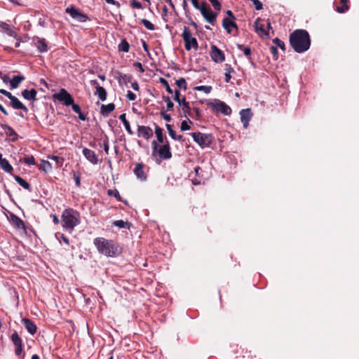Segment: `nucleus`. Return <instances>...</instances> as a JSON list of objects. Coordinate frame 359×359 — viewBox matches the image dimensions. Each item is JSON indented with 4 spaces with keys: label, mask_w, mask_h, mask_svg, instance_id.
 Returning a JSON list of instances; mask_svg holds the SVG:
<instances>
[{
    "label": "nucleus",
    "mask_w": 359,
    "mask_h": 359,
    "mask_svg": "<svg viewBox=\"0 0 359 359\" xmlns=\"http://www.w3.org/2000/svg\"><path fill=\"white\" fill-rule=\"evenodd\" d=\"M290 43L296 53H302L309 49L311 40L305 29H296L290 35Z\"/></svg>",
    "instance_id": "nucleus-1"
},
{
    "label": "nucleus",
    "mask_w": 359,
    "mask_h": 359,
    "mask_svg": "<svg viewBox=\"0 0 359 359\" xmlns=\"http://www.w3.org/2000/svg\"><path fill=\"white\" fill-rule=\"evenodd\" d=\"M61 219L62 227L69 231H72L80 222L79 212L71 208L65 209L62 212Z\"/></svg>",
    "instance_id": "nucleus-2"
},
{
    "label": "nucleus",
    "mask_w": 359,
    "mask_h": 359,
    "mask_svg": "<svg viewBox=\"0 0 359 359\" xmlns=\"http://www.w3.org/2000/svg\"><path fill=\"white\" fill-rule=\"evenodd\" d=\"M93 243L98 252L102 255L107 257H114L117 254V247L112 241L104 238H96Z\"/></svg>",
    "instance_id": "nucleus-3"
},
{
    "label": "nucleus",
    "mask_w": 359,
    "mask_h": 359,
    "mask_svg": "<svg viewBox=\"0 0 359 359\" xmlns=\"http://www.w3.org/2000/svg\"><path fill=\"white\" fill-rule=\"evenodd\" d=\"M182 37L184 41V48L187 50H190L191 48L197 50L198 48V43L197 39L192 36V34L189 27L184 26Z\"/></svg>",
    "instance_id": "nucleus-4"
},
{
    "label": "nucleus",
    "mask_w": 359,
    "mask_h": 359,
    "mask_svg": "<svg viewBox=\"0 0 359 359\" xmlns=\"http://www.w3.org/2000/svg\"><path fill=\"white\" fill-rule=\"evenodd\" d=\"M194 142H196L201 148L208 147L213 141V137L209 133H202L196 132L190 133Z\"/></svg>",
    "instance_id": "nucleus-5"
},
{
    "label": "nucleus",
    "mask_w": 359,
    "mask_h": 359,
    "mask_svg": "<svg viewBox=\"0 0 359 359\" xmlns=\"http://www.w3.org/2000/svg\"><path fill=\"white\" fill-rule=\"evenodd\" d=\"M153 153L158 152L161 159H169L172 157V153L170 150L169 144L167 143L163 146H159L155 140L151 143Z\"/></svg>",
    "instance_id": "nucleus-6"
},
{
    "label": "nucleus",
    "mask_w": 359,
    "mask_h": 359,
    "mask_svg": "<svg viewBox=\"0 0 359 359\" xmlns=\"http://www.w3.org/2000/svg\"><path fill=\"white\" fill-rule=\"evenodd\" d=\"M212 111L220 112L225 116H229L231 114V109L226 103L219 100H215L214 102L209 104Z\"/></svg>",
    "instance_id": "nucleus-7"
},
{
    "label": "nucleus",
    "mask_w": 359,
    "mask_h": 359,
    "mask_svg": "<svg viewBox=\"0 0 359 359\" xmlns=\"http://www.w3.org/2000/svg\"><path fill=\"white\" fill-rule=\"evenodd\" d=\"M201 11V13L206 20L207 22L213 25L217 14L212 11L210 7L207 5L205 2H203L201 5L200 8L198 9Z\"/></svg>",
    "instance_id": "nucleus-8"
},
{
    "label": "nucleus",
    "mask_w": 359,
    "mask_h": 359,
    "mask_svg": "<svg viewBox=\"0 0 359 359\" xmlns=\"http://www.w3.org/2000/svg\"><path fill=\"white\" fill-rule=\"evenodd\" d=\"M65 13L70 15V16L80 22H85L88 20V17L85 13H83L74 6H71L65 8Z\"/></svg>",
    "instance_id": "nucleus-9"
},
{
    "label": "nucleus",
    "mask_w": 359,
    "mask_h": 359,
    "mask_svg": "<svg viewBox=\"0 0 359 359\" xmlns=\"http://www.w3.org/2000/svg\"><path fill=\"white\" fill-rule=\"evenodd\" d=\"M255 28L256 32L261 36H268L269 35V30L272 29L269 20H267L265 24L264 23V21H262L260 19H257L255 22Z\"/></svg>",
    "instance_id": "nucleus-10"
},
{
    "label": "nucleus",
    "mask_w": 359,
    "mask_h": 359,
    "mask_svg": "<svg viewBox=\"0 0 359 359\" xmlns=\"http://www.w3.org/2000/svg\"><path fill=\"white\" fill-rule=\"evenodd\" d=\"M53 97L59 102H63L66 106H70L71 104H73L74 100L72 95L65 88H61L58 93L53 95Z\"/></svg>",
    "instance_id": "nucleus-11"
},
{
    "label": "nucleus",
    "mask_w": 359,
    "mask_h": 359,
    "mask_svg": "<svg viewBox=\"0 0 359 359\" xmlns=\"http://www.w3.org/2000/svg\"><path fill=\"white\" fill-rule=\"evenodd\" d=\"M210 55L212 60L216 63H222L225 60V55L222 50L215 45L210 46Z\"/></svg>",
    "instance_id": "nucleus-12"
},
{
    "label": "nucleus",
    "mask_w": 359,
    "mask_h": 359,
    "mask_svg": "<svg viewBox=\"0 0 359 359\" xmlns=\"http://www.w3.org/2000/svg\"><path fill=\"white\" fill-rule=\"evenodd\" d=\"M11 339L12 342L13 343L14 346H15V353L16 355H20L22 353V339L18 335L17 332H14L11 337Z\"/></svg>",
    "instance_id": "nucleus-13"
},
{
    "label": "nucleus",
    "mask_w": 359,
    "mask_h": 359,
    "mask_svg": "<svg viewBox=\"0 0 359 359\" xmlns=\"http://www.w3.org/2000/svg\"><path fill=\"white\" fill-rule=\"evenodd\" d=\"M91 83L95 86V95H97L101 101H105L107 100V90L102 86H100L96 80H92Z\"/></svg>",
    "instance_id": "nucleus-14"
},
{
    "label": "nucleus",
    "mask_w": 359,
    "mask_h": 359,
    "mask_svg": "<svg viewBox=\"0 0 359 359\" xmlns=\"http://www.w3.org/2000/svg\"><path fill=\"white\" fill-rule=\"evenodd\" d=\"M153 135V131L149 126H138L137 136L148 140Z\"/></svg>",
    "instance_id": "nucleus-15"
},
{
    "label": "nucleus",
    "mask_w": 359,
    "mask_h": 359,
    "mask_svg": "<svg viewBox=\"0 0 359 359\" xmlns=\"http://www.w3.org/2000/svg\"><path fill=\"white\" fill-rule=\"evenodd\" d=\"M240 115H241V121L243 124V127L245 128H247L249 125V121L252 116V113L251 111V109H242L240 111Z\"/></svg>",
    "instance_id": "nucleus-16"
},
{
    "label": "nucleus",
    "mask_w": 359,
    "mask_h": 359,
    "mask_svg": "<svg viewBox=\"0 0 359 359\" xmlns=\"http://www.w3.org/2000/svg\"><path fill=\"white\" fill-rule=\"evenodd\" d=\"M9 105L14 109H21L26 114L28 112L27 107L14 95L10 99Z\"/></svg>",
    "instance_id": "nucleus-17"
},
{
    "label": "nucleus",
    "mask_w": 359,
    "mask_h": 359,
    "mask_svg": "<svg viewBox=\"0 0 359 359\" xmlns=\"http://www.w3.org/2000/svg\"><path fill=\"white\" fill-rule=\"evenodd\" d=\"M1 127L6 135L10 137L11 141L15 142L18 140V134L11 126L6 124H1Z\"/></svg>",
    "instance_id": "nucleus-18"
},
{
    "label": "nucleus",
    "mask_w": 359,
    "mask_h": 359,
    "mask_svg": "<svg viewBox=\"0 0 359 359\" xmlns=\"http://www.w3.org/2000/svg\"><path fill=\"white\" fill-rule=\"evenodd\" d=\"M83 154L91 163L94 165L97 163L98 160L94 151L84 148L83 149Z\"/></svg>",
    "instance_id": "nucleus-19"
},
{
    "label": "nucleus",
    "mask_w": 359,
    "mask_h": 359,
    "mask_svg": "<svg viewBox=\"0 0 359 359\" xmlns=\"http://www.w3.org/2000/svg\"><path fill=\"white\" fill-rule=\"evenodd\" d=\"M10 221L11 224L19 229H25L23 221L15 214L10 215Z\"/></svg>",
    "instance_id": "nucleus-20"
},
{
    "label": "nucleus",
    "mask_w": 359,
    "mask_h": 359,
    "mask_svg": "<svg viewBox=\"0 0 359 359\" xmlns=\"http://www.w3.org/2000/svg\"><path fill=\"white\" fill-rule=\"evenodd\" d=\"M22 321L29 334H34L36 333V326L32 320L28 318H23Z\"/></svg>",
    "instance_id": "nucleus-21"
},
{
    "label": "nucleus",
    "mask_w": 359,
    "mask_h": 359,
    "mask_svg": "<svg viewBox=\"0 0 359 359\" xmlns=\"http://www.w3.org/2000/svg\"><path fill=\"white\" fill-rule=\"evenodd\" d=\"M134 174L136 175V177L144 181L147 179V175L143 170V164L142 163H137L133 170Z\"/></svg>",
    "instance_id": "nucleus-22"
},
{
    "label": "nucleus",
    "mask_w": 359,
    "mask_h": 359,
    "mask_svg": "<svg viewBox=\"0 0 359 359\" xmlns=\"http://www.w3.org/2000/svg\"><path fill=\"white\" fill-rule=\"evenodd\" d=\"M35 46L40 53H44L47 51V43L44 39L36 38L33 40Z\"/></svg>",
    "instance_id": "nucleus-23"
},
{
    "label": "nucleus",
    "mask_w": 359,
    "mask_h": 359,
    "mask_svg": "<svg viewBox=\"0 0 359 359\" xmlns=\"http://www.w3.org/2000/svg\"><path fill=\"white\" fill-rule=\"evenodd\" d=\"M36 94L37 92L35 89H31L29 90L25 89L22 92V97L27 100H35L36 99Z\"/></svg>",
    "instance_id": "nucleus-24"
},
{
    "label": "nucleus",
    "mask_w": 359,
    "mask_h": 359,
    "mask_svg": "<svg viewBox=\"0 0 359 359\" xmlns=\"http://www.w3.org/2000/svg\"><path fill=\"white\" fill-rule=\"evenodd\" d=\"M115 109V104L109 103L108 104H102L100 107V113L104 116H107L111 111Z\"/></svg>",
    "instance_id": "nucleus-25"
},
{
    "label": "nucleus",
    "mask_w": 359,
    "mask_h": 359,
    "mask_svg": "<svg viewBox=\"0 0 359 359\" xmlns=\"http://www.w3.org/2000/svg\"><path fill=\"white\" fill-rule=\"evenodd\" d=\"M222 26L226 29V32L230 34L231 32V28H238L236 24L229 18H224L222 21Z\"/></svg>",
    "instance_id": "nucleus-26"
},
{
    "label": "nucleus",
    "mask_w": 359,
    "mask_h": 359,
    "mask_svg": "<svg viewBox=\"0 0 359 359\" xmlns=\"http://www.w3.org/2000/svg\"><path fill=\"white\" fill-rule=\"evenodd\" d=\"M25 79L24 76L15 75L10 81V85L11 89L17 88L19 84Z\"/></svg>",
    "instance_id": "nucleus-27"
},
{
    "label": "nucleus",
    "mask_w": 359,
    "mask_h": 359,
    "mask_svg": "<svg viewBox=\"0 0 359 359\" xmlns=\"http://www.w3.org/2000/svg\"><path fill=\"white\" fill-rule=\"evenodd\" d=\"M237 47L240 50H242L243 52L244 55L248 57L249 62H250V63L253 65L254 63L251 57V48L248 46L244 47L243 45L241 44H238Z\"/></svg>",
    "instance_id": "nucleus-28"
},
{
    "label": "nucleus",
    "mask_w": 359,
    "mask_h": 359,
    "mask_svg": "<svg viewBox=\"0 0 359 359\" xmlns=\"http://www.w3.org/2000/svg\"><path fill=\"white\" fill-rule=\"evenodd\" d=\"M0 166L5 172L8 173H11L13 170L8 161L4 158L0 160Z\"/></svg>",
    "instance_id": "nucleus-29"
},
{
    "label": "nucleus",
    "mask_w": 359,
    "mask_h": 359,
    "mask_svg": "<svg viewBox=\"0 0 359 359\" xmlns=\"http://www.w3.org/2000/svg\"><path fill=\"white\" fill-rule=\"evenodd\" d=\"M119 119L123 122L126 131L130 134L133 135V132L130 128L129 121L126 119V114H122L119 116Z\"/></svg>",
    "instance_id": "nucleus-30"
},
{
    "label": "nucleus",
    "mask_w": 359,
    "mask_h": 359,
    "mask_svg": "<svg viewBox=\"0 0 359 359\" xmlns=\"http://www.w3.org/2000/svg\"><path fill=\"white\" fill-rule=\"evenodd\" d=\"M15 180L24 189L30 190V184L20 176H15Z\"/></svg>",
    "instance_id": "nucleus-31"
},
{
    "label": "nucleus",
    "mask_w": 359,
    "mask_h": 359,
    "mask_svg": "<svg viewBox=\"0 0 359 359\" xmlns=\"http://www.w3.org/2000/svg\"><path fill=\"white\" fill-rule=\"evenodd\" d=\"M39 168L43 170L45 172H47L51 170L52 166L49 161L46 160H41Z\"/></svg>",
    "instance_id": "nucleus-32"
},
{
    "label": "nucleus",
    "mask_w": 359,
    "mask_h": 359,
    "mask_svg": "<svg viewBox=\"0 0 359 359\" xmlns=\"http://www.w3.org/2000/svg\"><path fill=\"white\" fill-rule=\"evenodd\" d=\"M130 49V45L126 39H123L118 45V50L124 53H128Z\"/></svg>",
    "instance_id": "nucleus-33"
},
{
    "label": "nucleus",
    "mask_w": 359,
    "mask_h": 359,
    "mask_svg": "<svg viewBox=\"0 0 359 359\" xmlns=\"http://www.w3.org/2000/svg\"><path fill=\"white\" fill-rule=\"evenodd\" d=\"M0 27L2 28L9 36H15V32L6 23H2L0 25Z\"/></svg>",
    "instance_id": "nucleus-34"
},
{
    "label": "nucleus",
    "mask_w": 359,
    "mask_h": 359,
    "mask_svg": "<svg viewBox=\"0 0 359 359\" xmlns=\"http://www.w3.org/2000/svg\"><path fill=\"white\" fill-rule=\"evenodd\" d=\"M155 133L157 137V140L160 143L163 142V130L158 126L155 127Z\"/></svg>",
    "instance_id": "nucleus-35"
},
{
    "label": "nucleus",
    "mask_w": 359,
    "mask_h": 359,
    "mask_svg": "<svg viewBox=\"0 0 359 359\" xmlns=\"http://www.w3.org/2000/svg\"><path fill=\"white\" fill-rule=\"evenodd\" d=\"M194 90L198 91H203L205 93L208 94L212 90V87L209 86H198L194 88Z\"/></svg>",
    "instance_id": "nucleus-36"
},
{
    "label": "nucleus",
    "mask_w": 359,
    "mask_h": 359,
    "mask_svg": "<svg viewBox=\"0 0 359 359\" xmlns=\"http://www.w3.org/2000/svg\"><path fill=\"white\" fill-rule=\"evenodd\" d=\"M142 24L149 30L153 31L155 29L154 25L148 20L142 19L141 20Z\"/></svg>",
    "instance_id": "nucleus-37"
},
{
    "label": "nucleus",
    "mask_w": 359,
    "mask_h": 359,
    "mask_svg": "<svg viewBox=\"0 0 359 359\" xmlns=\"http://www.w3.org/2000/svg\"><path fill=\"white\" fill-rule=\"evenodd\" d=\"M107 194L109 196H113L119 201H121V196L116 189H109Z\"/></svg>",
    "instance_id": "nucleus-38"
},
{
    "label": "nucleus",
    "mask_w": 359,
    "mask_h": 359,
    "mask_svg": "<svg viewBox=\"0 0 359 359\" xmlns=\"http://www.w3.org/2000/svg\"><path fill=\"white\" fill-rule=\"evenodd\" d=\"M113 224L119 228H129V224L127 222H124L123 220H116L114 221Z\"/></svg>",
    "instance_id": "nucleus-39"
},
{
    "label": "nucleus",
    "mask_w": 359,
    "mask_h": 359,
    "mask_svg": "<svg viewBox=\"0 0 359 359\" xmlns=\"http://www.w3.org/2000/svg\"><path fill=\"white\" fill-rule=\"evenodd\" d=\"M273 42L276 44V48L279 47L281 50H283V51L285 50V43L283 41H282L280 39H279L278 38H275L273 40Z\"/></svg>",
    "instance_id": "nucleus-40"
},
{
    "label": "nucleus",
    "mask_w": 359,
    "mask_h": 359,
    "mask_svg": "<svg viewBox=\"0 0 359 359\" xmlns=\"http://www.w3.org/2000/svg\"><path fill=\"white\" fill-rule=\"evenodd\" d=\"M163 99L167 104V109L168 111L173 110L174 104L171 101L170 98L168 96H163Z\"/></svg>",
    "instance_id": "nucleus-41"
},
{
    "label": "nucleus",
    "mask_w": 359,
    "mask_h": 359,
    "mask_svg": "<svg viewBox=\"0 0 359 359\" xmlns=\"http://www.w3.org/2000/svg\"><path fill=\"white\" fill-rule=\"evenodd\" d=\"M176 85L181 88H184V90H187V86L185 79L180 78V79L176 81Z\"/></svg>",
    "instance_id": "nucleus-42"
},
{
    "label": "nucleus",
    "mask_w": 359,
    "mask_h": 359,
    "mask_svg": "<svg viewBox=\"0 0 359 359\" xmlns=\"http://www.w3.org/2000/svg\"><path fill=\"white\" fill-rule=\"evenodd\" d=\"M160 82H161V84H163L165 87L166 91L168 93L172 94L173 93V91L171 89V88L170 87L169 83H168L167 80H165L163 78H160Z\"/></svg>",
    "instance_id": "nucleus-43"
},
{
    "label": "nucleus",
    "mask_w": 359,
    "mask_h": 359,
    "mask_svg": "<svg viewBox=\"0 0 359 359\" xmlns=\"http://www.w3.org/2000/svg\"><path fill=\"white\" fill-rule=\"evenodd\" d=\"M23 161L27 165H34L36 164L35 159L32 156L25 157Z\"/></svg>",
    "instance_id": "nucleus-44"
},
{
    "label": "nucleus",
    "mask_w": 359,
    "mask_h": 359,
    "mask_svg": "<svg viewBox=\"0 0 359 359\" xmlns=\"http://www.w3.org/2000/svg\"><path fill=\"white\" fill-rule=\"evenodd\" d=\"M55 236L57 239L62 240L66 245L69 244V239L62 233H57Z\"/></svg>",
    "instance_id": "nucleus-45"
},
{
    "label": "nucleus",
    "mask_w": 359,
    "mask_h": 359,
    "mask_svg": "<svg viewBox=\"0 0 359 359\" xmlns=\"http://www.w3.org/2000/svg\"><path fill=\"white\" fill-rule=\"evenodd\" d=\"M209 1L212 4V5L213 6V7L215 8V10H217V11L221 10V4L218 0H209Z\"/></svg>",
    "instance_id": "nucleus-46"
},
{
    "label": "nucleus",
    "mask_w": 359,
    "mask_h": 359,
    "mask_svg": "<svg viewBox=\"0 0 359 359\" xmlns=\"http://www.w3.org/2000/svg\"><path fill=\"white\" fill-rule=\"evenodd\" d=\"M180 129L182 131H186L190 129V126L188 124L187 121L184 120L181 123Z\"/></svg>",
    "instance_id": "nucleus-47"
},
{
    "label": "nucleus",
    "mask_w": 359,
    "mask_h": 359,
    "mask_svg": "<svg viewBox=\"0 0 359 359\" xmlns=\"http://www.w3.org/2000/svg\"><path fill=\"white\" fill-rule=\"evenodd\" d=\"M130 4L133 8L140 9L142 7V4L136 0H131Z\"/></svg>",
    "instance_id": "nucleus-48"
},
{
    "label": "nucleus",
    "mask_w": 359,
    "mask_h": 359,
    "mask_svg": "<svg viewBox=\"0 0 359 359\" xmlns=\"http://www.w3.org/2000/svg\"><path fill=\"white\" fill-rule=\"evenodd\" d=\"M165 126H166V128H167L168 132L169 133V135L172 138H175V132L172 130V126L170 124H168V123H167L165 125Z\"/></svg>",
    "instance_id": "nucleus-49"
},
{
    "label": "nucleus",
    "mask_w": 359,
    "mask_h": 359,
    "mask_svg": "<svg viewBox=\"0 0 359 359\" xmlns=\"http://www.w3.org/2000/svg\"><path fill=\"white\" fill-rule=\"evenodd\" d=\"M70 105L72 106V108L75 113L79 114L81 112V109L80 106L77 104H75L74 101L73 104H71Z\"/></svg>",
    "instance_id": "nucleus-50"
},
{
    "label": "nucleus",
    "mask_w": 359,
    "mask_h": 359,
    "mask_svg": "<svg viewBox=\"0 0 359 359\" xmlns=\"http://www.w3.org/2000/svg\"><path fill=\"white\" fill-rule=\"evenodd\" d=\"M348 9V6L347 5H342L341 6H338L337 8V11L340 13H345Z\"/></svg>",
    "instance_id": "nucleus-51"
},
{
    "label": "nucleus",
    "mask_w": 359,
    "mask_h": 359,
    "mask_svg": "<svg viewBox=\"0 0 359 359\" xmlns=\"http://www.w3.org/2000/svg\"><path fill=\"white\" fill-rule=\"evenodd\" d=\"M270 50H271V53L273 54V56L274 59L277 60L278 59V50H277V48L273 46H271L270 47Z\"/></svg>",
    "instance_id": "nucleus-52"
},
{
    "label": "nucleus",
    "mask_w": 359,
    "mask_h": 359,
    "mask_svg": "<svg viewBox=\"0 0 359 359\" xmlns=\"http://www.w3.org/2000/svg\"><path fill=\"white\" fill-rule=\"evenodd\" d=\"M126 97L129 100H131V101H134L136 100V95L135 93H133L132 91L130 90H128V93L126 95Z\"/></svg>",
    "instance_id": "nucleus-53"
},
{
    "label": "nucleus",
    "mask_w": 359,
    "mask_h": 359,
    "mask_svg": "<svg viewBox=\"0 0 359 359\" xmlns=\"http://www.w3.org/2000/svg\"><path fill=\"white\" fill-rule=\"evenodd\" d=\"M0 93L6 96L9 100L13 96L10 92L4 89H0Z\"/></svg>",
    "instance_id": "nucleus-54"
},
{
    "label": "nucleus",
    "mask_w": 359,
    "mask_h": 359,
    "mask_svg": "<svg viewBox=\"0 0 359 359\" xmlns=\"http://www.w3.org/2000/svg\"><path fill=\"white\" fill-rule=\"evenodd\" d=\"M74 180L75 181V183L76 184L77 187H80L81 185V180H80V176L79 174H76V173H74Z\"/></svg>",
    "instance_id": "nucleus-55"
},
{
    "label": "nucleus",
    "mask_w": 359,
    "mask_h": 359,
    "mask_svg": "<svg viewBox=\"0 0 359 359\" xmlns=\"http://www.w3.org/2000/svg\"><path fill=\"white\" fill-rule=\"evenodd\" d=\"M161 116L163 117V119H165L167 121H171V116L168 114L165 113V111L161 112Z\"/></svg>",
    "instance_id": "nucleus-56"
},
{
    "label": "nucleus",
    "mask_w": 359,
    "mask_h": 359,
    "mask_svg": "<svg viewBox=\"0 0 359 359\" xmlns=\"http://www.w3.org/2000/svg\"><path fill=\"white\" fill-rule=\"evenodd\" d=\"M179 103V104L180 106H182V107H187V104H189L188 102H187L186 100V98L184 97L183 98H182L181 100H180L179 102H177Z\"/></svg>",
    "instance_id": "nucleus-57"
},
{
    "label": "nucleus",
    "mask_w": 359,
    "mask_h": 359,
    "mask_svg": "<svg viewBox=\"0 0 359 359\" xmlns=\"http://www.w3.org/2000/svg\"><path fill=\"white\" fill-rule=\"evenodd\" d=\"M174 100L176 102H179L180 99V92L179 90H175V95H174Z\"/></svg>",
    "instance_id": "nucleus-58"
},
{
    "label": "nucleus",
    "mask_w": 359,
    "mask_h": 359,
    "mask_svg": "<svg viewBox=\"0 0 359 359\" xmlns=\"http://www.w3.org/2000/svg\"><path fill=\"white\" fill-rule=\"evenodd\" d=\"M225 70H226V73H229L230 74H231V73L234 72V69L229 64L225 65Z\"/></svg>",
    "instance_id": "nucleus-59"
},
{
    "label": "nucleus",
    "mask_w": 359,
    "mask_h": 359,
    "mask_svg": "<svg viewBox=\"0 0 359 359\" xmlns=\"http://www.w3.org/2000/svg\"><path fill=\"white\" fill-rule=\"evenodd\" d=\"M133 66L135 67H137L141 72H144V70L143 69L142 63H140L139 62H136L133 64Z\"/></svg>",
    "instance_id": "nucleus-60"
},
{
    "label": "nucleus",
    "mask_w": 359,
    "mask_h": 359,
    "mask_svg": "<svg viewBox=\"0 0 359 359\" xmlns=\"http://www.w3.org/2000/svg\"><path fill=\"white\" fill-rule=\"evenodd\" d=\"M194 6V7L198 10L201 7V5H199L198 0H190Z\"/></svg>",
    "instance_id": "nucleus-61"
},
{
    "label": "nucleus",
    "mask_w": 359,
    "mask_h": 359,
    "mask_svg": "<svg viewBox=\"0 0 359 359\" xmlns=\"http://www.w3.org/2000/svg\"><path fill=\"white\" fill-rule=\"evenodd\" d=\"M131 87L134 90H139V84L137 81H134L131 83Z\"/></svg>",
    "instance_id": "nucleus-62"
},
{
    "label": "nucleus",
    "mask_w": 359,
    "mask_h": 359,
    "mask_svg": "<svg viewBox=\"0 0 359 359\" xmlns=\"http://www.w3.org/2000/svg\"><path fill=\"white\" fill-rule=\"evenodd\" d=\"M226 14L228 15V16L231 19V20H235V19H236V18H235V16H234V15H233V13H232V11H231L227 10V11H226Z\"/></svg>",
    "instance_id": "nucleus-63"
},
{
    "label": "nucleus",
    "mask_w": 359,
    "mask_h": 359,
    "mask_svg": "<svg viewBox=\"0 0 359 359\" xmlns=\"http://www.w3.org/2000/svg\"><path fill=\"white\" fill-rule=\"evenodd\" d=\"M194 111L195 112L196 116L197 117L199 118L201 116V110L198 108H194Z\"/></svg>",
    "instance_id": "nucleus-64"
}]
</instances>
